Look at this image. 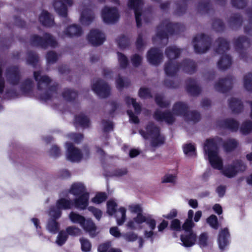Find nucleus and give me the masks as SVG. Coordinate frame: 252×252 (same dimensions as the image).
<instances>
[{
	"instance_id": "f257e3e1",
	"label": "nucleus",
	"mask_w": 252,
	"mask_h": 252,
	"mask_svg": "<svg viewBox=\"0 0 252 252\" xmlns=\"http://www.w3.org/2000/svg\"><path fill=\"white\" fill-rule=\"evenodd\" d=\"M221 141V140L218 137L207 140L204 146V153L213 168L220 170L228 178H233L239 172L244 171L246 165L241 160H237L223 168L222 159L219 156L218 150V146Z\"/></svg>"
},
{
	"instance_id": "f03ea898",
	"label": "nucleus",
	"mask_w": 252,
	"mask_h": 252,
	"mask_svg": "<svg viewBox=\"0 0 252 252\" xmlns=\"http://www.w3.org/2000/svg\"><path fill=\"white\" fill-rule=\"evenodd\" d=\"M187 105L182 102L176 103L173 108V114L170 113H163L158 110L155 114V118L159 121H165L167 123L171 124L174 121V115L181 116L187 121L197 122L200 119V115L196 112H188Z\"/></svg>"
},
{
	"instance_id": "7ed1b4c3",
	"label": "nucleus",
	"mask_w": 252,
	"mask_h": 252,
	"mask_svg": "<svg viewBox=\"0 0 252 252\" xmlns=\"http://www.w3.org/2000/svg\"><path fill=\"white\" fill-rule=\"evenodd\" d=\"M194 212L189 210L188 212V218L182 225V229L185 231V234L181 236L182 245L186 247L193 246L196 241V235L192 231L195 226V223L192 220ZM171 227L176 231H180L182 229L181 223L179 220L175 219L171 221Z\"/></svg>"
},
{
	"instance_id": "20e7f679",
	"label": "nucleus",
	"mask_w": 252,
	"mask_h": 252,
	"mask_svg": "<svg viewBox=\"0 0 252 252\" xmlns=\"http://www.w3.org/2000/svg\"><path fill=\"white\" fill-rule=\"evenodd\" d=\"M165 54L170 60L165 66V72L168 76L174 75L180 68H183L187 72L191 73L194 68V64L192 62L187 61L179 66L174 61H172V60L178 57L180 54V49L176 47H169L166 49Z\"/></svg>"
},
{
	"instance_id": "39448f33",
	"label": "nucleus",
	"mask_w": 252,
	"mask_h": 252,
	"mask_svg": "<svg viewBox=\"0 0 252 252\" xmlns=\"http://www.w3.org/2000/svg\"><path fill=\"white\" fill-rule=\"evenodd\" d=\"M69 192L76 197L74 200V207L80 210H84L89 204V194L84 185L81 183L73 184Z\"/></svg>"
},
{
	"instance_id": "423d86ee",
	"label": "nucleus",
	"mask_w": 252,
	"mask_h": 252,
	"mask_svg": "<svg viewBox=\"0 0 252 252\" xmlns=\"http://www.w3.org/2000/svg\"><path fill=\"white\" fill-rule=\"evenodd\" d=\"M144 222L150 229V231L146 230L145 231V236L146 237L151 238L154 234L153 230L156 226V221L151 216L146 217L139 215L138 217H134L132 220H129L126 225L131 229H136L141 228L140 225Z\"/></svg>"
},
{
	"instance_id": "0eeeda50",
	"label": "nucleus",
	"mask_w": 252,
	"mask_h": 252,
	"mask_svg": "<svg viewBox=\"0 0 252 252\" xmlns=\"http://www.w3.org/2000/svg\"><path fill=\"white\" fill-rule=\"evenodd\" d=\"M140 133L145 139H151L153 146H158L164 142V138L159 134L158 128L153 124H150L147 126L145 131L141 130Z\"/></svg>"
},
{
	"instance_id": "6e6552de",
	"label": "nucleus",
	"mask_w": 252,
	"mask_h": 252,
	"mask_svg": "<svg viewBox=\"0 0 252 252\" xmlns=\"http://www.w3.org/2000/svg\"><path fill=\"white\" fill-rule=\"evenodd\" d=\"M73 206H74V202L71 201L69 198L62 197L57 200L56 207L50 209L49 215L55 219H58L62 215L61 209H70Z\"/></svg>"
},
{
	"instance_id": "1a4fd4ad",
	"label": "nucleus",
	"mask_w": 252,
	"mask_h": 252,
	"mask_svg": "<svg viewBox=\"0 0 252 252\" xmlns=\"http://www.w3.org/2000/svg\"><path fill=\"white\" fill-rule=\"evenodd\" d=\"M65 148L67 151L66 158L72 162H78L82 159L89 157V152L88 149H84L82 152L74 147L72 144L66 143Z\"/></svg>"
},
{
	"instance_id": "9d476101",
	"label": "nucleus",
	"mask_w": 252,
	"mask_h": 252,
	"mask_svg": "<svg viewBox=\"0 0 252 252\" xmlns=\"http://www.w3.org/2000/svg\"><path fill=\"white\" fill-rule=\"evenodd\" d=\"M117 205L114 200H109L107 203V212L109 215H113L116 213L117 223L119 225H122L126 219V209L124 207H120L116 212V208Z\"/></svg>"
},
{
	"instance_id": "9b49d317",
	"label": "nucleus",
	"mask_w": 252,
	"mask_h": 252,
	"mask_svg": "<svg viewBox=\"0 0 252 252\" xmlns=\"http://www.w3.org/2000/svg\"><path fill=\"white\" fill-rule=\"evenodd\" d=\"M32 44L33 45H40L43 47L48 46L55 47L57 44L56 41L50 34L46 33L43 38L37 35H34L31 38Z\"/></svg>"
},
{
	"instance_id": "f8f14e48",
	"label": "nucleus",
	"mask_w": 252,
	"mask_h": 252,
	"mask_svg": "<svg viewBox=\"0 0 252 252\" xmlns=\"http://www.w3.org/2000/svg\"><path fill=\"white\" fill-rule=\"evenodd\" d=\"M102 18L106 23H113L118 20L119 14L118 10L114 7H105L101 12Z\"/></svg>"
},
{
	"instance_id": "ddd939ff",
	"label": "nucleus",
	"mask_w": 252,
	"mask_h": 252,
	"mask_svg": "<svg viewBox=\"0 0 252 252\" xmlns=\"http://www.w3.org/2000/svg\"><path fill=\"white\" fill-rule=\"evenodd\" d=\"M94 92L99 97H106L110 92L109 86L102 81H97L94 82L92 86Z\"/></svg>"
},
{
	"instance_id": "4468645a",
	"label": "nucleus",
	"mask_w": 252,
	"mask_h": 252,
	"mask_svg": "<svg viewBox=\"0 0 252 252\" xmlns=\"http://www.w3.org/2000/svg\"><path fill=\"white\" fill-rule=\"evenodd\" d=\"M142 4V0H129L128 2V6L134 10L135 19L138 27L141 25V17H143L140 10Z\"/></svg>"
},
{
	"instance_id": "2eb2a0df",
	"label": "nucleus",
	"mask_w": 252,
	"mask_h": 252,
	"mask_svg": "<svg viewBox=\"0 0 252 252\" xmlns=\"http://www.w3.org/2000/svg\"><path fill=\"white\" fill-rule=\"evenodd\" d=\"M207 38L206 36L203 34L199 35L194 38L193 43L194 50L196 52L202 53L207 50Z\"/></svg>"
},
{
	"instance_id": "dca6fc26",
	"label": "nucleus",
	"mask_w": 252,
	"mask_h": 252,
	"mask_svg": "<svg viewBox=\"0 0 252 252\" xmlns=\"http://www.w3.org/2000/svg\"><path fill=\"white\" fill-rule=\"evenodd\" d=\"M88 38L92 44L94 46L101 44L105 39L103 33L98 30H92L88 35Z\"/></svg>"
},
{
	"instance_id": "f3484780",
	"label": "nucleus",
	"mask_w": 252,
	"mask_h": 252,
	"mask_svg": "<svg viewBox=\"0 0 252 252\" xmlns=\"http://www.w3.org/2000/svg\"><path fill=\"white\" fill-rule=\"evenodd\" d=\"M71 0H60L55 2L54 6L55 10L59 14L65 16L67 12L66 6L71 5Z\"/></svg>"
},
{
	"instance_id": "a211bd4d",
	"label": "nucleus",
	"mask_w": 252,
	"mask_h": 252,
	"mask_svg": "<svg viewBox=\"0 0 252 252\" xmlns=\"http://www.w3.org/2000/svg\"><path fill=\"white\" fill-rule=\"evenodd\" d=\"M160 51L157 49H151L148 53L147 59L150 63L156 65L159 63L162 59Z\"/></svg>"
},
{
	"instance_id": "6ab92c4d",
	"label": "nucleus",
	"mask_w": 252,
	"mask_h": 252,
	"mask_svg": "<svg viewBox=\"0 0 252 252\" xmlns=\"http://www.w3.org/2000/svg\"><path fill=\"white\" fill-rule=\"evenodd\" d=\"M229 238V234L227 228H224L220 231L218 238V243L220 250H224L225 247L228 245Z\"/></svg>"
},
{
	"instance_id": "aec40b11",
	"label": "nucleus",
	"mask_w": 252,
	"mask_h": 252,
	"mask_svg": "<svg viewBox=\"0 0 252 252\" xmlns=\"http://www.w3.org/2000/svg\"><path fill=\"white\" fill-rule=\"evenodd\" d=\"M34 76L36 81H37L38 87L40 89L47 87L50 82V79L48 77L41 76L40 72L35 71Z\"/></svg>"
},
{
	"instance_id": "412c9836",
	"label": "nucleus",
	"mask_w": 252,
	"mask_h": 252,
	"mask_svg": "<svg viewBox=\"0 0 252 252\" xmlns=\"http://www.w3.org/2000/svg\"><path fill=\"white\" fill-rule=\"evenodd\" d=\"M81 33V29L76 25H73L67 27L64 31L63 34L62 36L63 37L65 36L72 37L80 35Z\"/></svg>"
},
{
	"instance_id": "4be33fe9",
	"label": "nucleus",
	"mask_w": 252,
	"mask_h": 252,
	"mask_svg": "<svg viewBox=\"0 0 252 252\" xmlns=\"http://www.w3.org/2000/svg\"><path fill=\"white\" fill-rule=\"evenodd\" d=\"M81 227L88 233L91 237L95 236L96 234V227L94 223L91 220H85Z\"/></svg>"
},
{
	"instance_id": "5701e85b",
	"label": "nucleus",
	"mask_w": 252,
	"mask_h": 252,
	"mask_svg": "<svg viewBox=\"0 0 252 252\" xmlns=\"http://www.w3.org/2000/svg\"><path fill=\"white\" fill-rule=\"evenodd\" d=\"M39 19L40 23L45 26H51L54 23V19L52 16L45 11H43L41 12Z\"/></svg>"
},
{
	"instance_id": "b1692460",
	"label": "nucleus",
	"mask_w": 252,
	"mask_h": 252,
	"mask_svg": "<svg viewBox=\"0 0 252 252\" xmlns=\"http://www.w3.org/2000/svg\"><path fill=\"white\" fill-rule=\"evenodd\" d=\"M94 17L92 12L89 9L82 11L80 17V22L83 25H89L93 20Z\"/></svg>"
},
{
	"instance_id": "393cba45",
	"label": "nucleus",
	"mask_w": 252,
	"mask_h": 252,
	"mask_svg": "<svg viewBox=\"0 0 252 252\" xmlns=\"http://www.w3.org/2000/svg\"><path fill=\"white\" fill-rule=\"evenodd\" d=\"M70 220L74 223H78L81 225L85 222V218L75 212H71L68 215Z\"/></svg>"
},
{
	"instance_id": "a878e982",
	"label": "nucleus",
	"mask_w": 252,
	"mask_h": 252,
	"mask_svg": "<svg viewBox=\"0 0 252 252\" xmlns=\"http://www.w3.org/2000/svg\"><path fill=\"white\" fill-rule=\"evenodd\" d=\"M232 79L230 78L224 79L220 80L216 85V88L219 91L224 92L225 91V87H230Z\"/></svg>"
},
{
	"instance_id": "bb28decb",
	"label": "nucleus",
	"mask_w": 252,
	"mask_h": 252,
	"mask_svg": "<svg viewBox=\"0 0 252 252\" xmlns=\"http://www.w3.org/2000/svg\"><path fill=\"white\" fill-rule=\"evenodd\" d=\"M231 60L228 55H224L218 62V66L221 69H225L230 66Z\"/></svg>"
},
{
	"instance_id": "cd10ccee",
	"label": "nucleus",
	"mask_w": 252,
	"mask_h": 252,
	"mask_svg": "<svg viewBox=\"0 0 252 252\" xmlns=\"http://www.w3.org/2000/svg\"><path fill=\"white\" fill-rule=\"evenodd\" d=\"M229 105L231 110L235 113L240 112L243 107L241 101L236 98L231 99Z\"/></svg>"
},
{
	"instance_id": "c85d7f7f",
	"label": "nucleus",
	"mask_w": 252,
	"mask_h": 252,
	"mask_svg": "<svg viewBox=\"0 0 252 252\" xmlns=\"http://www.w3.org/2000/svg\"><path fill=\"white\" fill-rule=\"evenodd\" d=\"M75 122L81 126L85 127L89 126V120L84 114H80L76 117Z\"/></svg>"
},
{
	"instance_id": "c756f323",
	"label": "nucleus",
	"mask_w": 252,
	"mask_h": 252,
	"mask_svg": "<svg viewBox=\"0 0 252 252\" xmlns=\"http://www.w3.org/2000/svg\"><path fill=\"white\" fill-rule=\"evenodd\" d=\"M50 217L52 219L49 220L47 225V229L51 233H56L59 229V225L55 220L56 219L52 217Z\"/></svg>"
},
{
	"instance_id": "7c9ffc66",
	"label": "nucleus",
	"mask_w": 252,
	"mask_h": 252,
	"mask_svg": "<svg viewBox=\"0 0 252 252\" xmlns=\"http://www.w3.org/2000/svg\"><path fill=\"white\" fill-rule=\"evenodd\" d=\"M240 131L243 134H248L252 131V122L247 121L244 122L241 127Z\"/></svg>"
},
{
	"instance_id": "2f4dec72",
	"label": "nucleus",
	"mask_w": 252,
	"mask_h": 252,
	"mask_svg": "<svg viewBox=\"0 0 252 252\" xmlns=\"http://www.w3.org/2000/svg\"><path fill=\"white\" fill-rule=\"evenodd\" d=\"M238 126L239 124L237 121L233 119H229L224 122L223 126L232 131H236L238 129Z\"/></svg>"
},
{
	"instance_id": "473e14b6",
	"label": "nucleus",
	"mask_w": 252,
	"mask_h": 252,
	"mask_svg": "<svg viewBox=\"0 0 252 252\" xmlns=\"http://www.w3.org/2000/svg\"><path fill=\"white\" fill-rule=\"evenodd\" d=\"M128 210L131 213H135L137 214L136 217L140 215H143L141 213L142 208L141 206L138 204H131L128 206Z\"/></svg>"
},
{
	"instance_id": "72a5a7b5",
	"label": "nucleus",
	"mask_w": 252,
	"mask_h": 252,
	"mask_svg": "<svg viewBox=\"0 0 252 252\" xmlns=\"http://www.w3.org/2000/svg\"><path fill=\"white\" fill-rule=\"evenodd\" d=\"M107 198V195L104 192H98L92 199V202L95 204H100L104 202Z\"/></svg>"
},
{
	"instance_id": "f704fd0d",
	"label": "nucleus",
	"mask_w": 252,
	"mask_h": 252,
	"mask_svg": "<svg viewBox=\"0 0 252 252\" xmlns=\"http://www.w3.org/2000/svg\"><path fill=\"white\" fill-rule=\"evenodd\" d=\"M125 101L126 103L129 105L130 104H132L135 112L137 114H139L140 112L141 111V107L140 105L136 103L135 101V100L133 98H130L129 97H126L125 99Z\"/></svg>"
},
{
	"instance_id": "c9c22d12",
	"label": "nucleus",
	"mask_w": 252,
	"mask_h": 252,
	"mask_svg": "<svg viewBox=\"0 0 252 252\" xmlns=\"http://www.w3.org/2000/svg\"><path fill=\"white\" fill-rule=\"evenodd\" d=\"M184 152L188 157L195 156V151L194 145L191 144H187L184 147Z\"/></svg>"
},
{
	"instance_id": "e433bc0d",
	"label": "nucleus",
	"mask_w": 252,
	"mask_h": 252,
	"mask_svg": "<svg viewBox=\"0 0 252 252\" xmlns=\"http://www.w3.org/2000/svg\"><path fill=\"white\" fill-rule=\"evenodd\" d=\"M177 180V177L175 174H166L161 179L162 183L175 184Z\"/></svg>"
},
{
	"instance_id": "4c0bfd02",
	"label": "nucleus",
	"mask_w": 252,
	"mask_h": 252,
	"mask_svg": "<svg viewBox=\"0 0 252 252\" xmlns=\"http://www.w3.org/2000/svg\"><path fill=\"white\" fill-rule=\"evenodd\" d=\"M117 55L120 67L121 68H126L128 64L127 58L124 54L119 52L117 53Z\"/></svg>"
},
{
	"instance_id": "58836bf2",
	"label": "nucleus",
	"mask_w": 252,
	"mask_h": 252,
	"mask_svg": "<svg viewBox=\"0 0 252 252\" xmlns=\"http://www.w3.org/2000/svg\"><path fill=\"white\" fill-rule=\"evenodd\" d=\"M244 86L247 90L252 91V74L250 73L245 76Z\"/></svg>"
},
{
	"instance_id": "ea45409f",
	"label": "nucleus",
	"mask_w": 252,
	"mask_h": 252,
	"mask_svg": "<svg viewBox=\"0 0 252 252\" xmlns=\"http://www.w3.org/2000/svg\"><path fill=\"white\" fill-rule=\"evenodd\" d=\"M81 245V250L84 252H89L91 249V244L90 241L85 238H81L80 239Z\"/></svg>"
},
{
	"instance_id": "a19ab883",
	"label": "nucleus",
	"mask_w": 252,
	"mask_h": 252,
	"mask_svg": "<svg viewBox=\"0 0 252 252\" xmlns=\"http://www.w3.org/2000/svg\"><path fill=\"white\" fill-rule=\"evenodd\" d=\"M207 222L213 228L217 229L219 227L218 218L215 215H212L208 217Z\"/></svg>"
},
{
	"instance_id": "79ce46f5",
	"label": "nucleus",
	"mask_w": 252,
	"mask_h": 252,
	"mask_svg": "<svg viewBox=\"0 0 252 252\" xmlns=\"http://www.w3.org/2000/svg\"><path fill=\"white\" fill-rule=\"evenodd\" d=\"M237 146V142L234 139H230L226 142L224 145V148L226 151H230Z\"/></svg>"
},
{
	"instance_id": "37998d69",
	"label": "nucleus",
	"mask_w": 252,
	"mask_h": 252,
	"mask_svg": "<svg viewBox=\"0 0 252 252\" xmlns=\"http://www.w3.org/2000/svg\"><path fill=\"white\" fill-rule=\"evenodd\" d=\"M66 230L69 235L74 236L80 235L81 233V229L75 226L68 227Z\"/></svg>"
},
{
	"instance_id": "c03bdc74",
	"label": "nucleus",
	"mask_w": 252,
	"mask_h": 252,
	"mask_svg": "<svg viewBox=\"0 0 252 252\" xmlns=\"http://www.w3.org/2000/svg\"><path fill=\"white\" fill-rule=\"evenodd\" d=\"M123 237L125 240L128 242H133L138 238L137 235L133 232L124 233L123 234Z\"/></svg>"
},
{
	"instance_id": "a18cd8bd",
	"label": "nucleus",
	"mask_w": 252,
	"mask_h": 252,
	"mask_svg": "<svg viewBox=\"0 0 252 252\" xmlns=\"http://www.w3.org/2000/svg\"><path fill=\"white\" fill-rule=\"evenodd\" d=\"M67 238V235L64 232L61 231L57 237L56 243L58 245L62 246L65 242Z\"/></svg>"
},
{
	"instance_id": "49530a36",
	"label": "nucleus",
	"mask_w": 252,
	"mask_h": 252,
	"mask_svg": "<svg viewBox=\"0 0 252 252\" xmlns=\"http://www.w3.org/2000/svg\"><path fill=\"white\" fill-rule=\"evenodd\" d=\"M88 209L94 215L96 219L98 220L100 219L102 215V213L100 210L92 206L89 207Z\"/></svg>"
},
{
	"instance_id": "de8ad7c7",
	"label": "nucleus",
	"mask_w": 252,
	"mask_h": 252,
	"mask_svg": "<svg viewBox=\"0 0 252 252\" xmlns=\"http://www.w3.org/2000/svg\"><path fill=\"white\" fill-rule=\"evenodd\" d=\"M77 94L74 92L70 90H67L64 91L63 93V97L67 100H71L72 99L74 98Z\"/></svg>"
},
{
	"instance_id": "09e8293b",
	"label": "nucleus",
	"mask_w": 252,
	"mask_h": 252,
	"mask_svg": "<svg viewBox=\"0 0 252 252\" xmlns=\"http://www.w3.org/2000/svg\"><path fill=\"white\" fill-rule=\"evenodd\" d=\"M139 96L141 98H148L151 96L150 92L147 88H141L139 92Z\"/></svg>"
},
{
	"instance_id": "8fccbe9b",
	"label": "nucleus",
	"mask_w": 252,
	"mask_h": 252,
	"mask_svg": "<svg viewBox=\"0 0 252 252\" xmlns=\"http://www.w3.org/2000/svg\"><path fill=\"white\" fill-rule=\"evenodd\" d=\"M228 49V44L227 42L223 39H220V41L219 47L218 49L217 52H218L219 53H220V51H221V50L223 51H224Z\"/></svg>"
},
{
	"instance_id": "3c124183",
	"label": "nucleus",
	"mask_w": 252,
	"mask_h": 252,
	"mask_svg": "<svg viewBox=\"0 0 252 252\" xmlns=\"http://www.w3.org/2000/svg\"><path fill=\"white\" fill-rule=\"evenodd\" d=\"M110 233L113 236L116 238H120L121 236H123V234L120 232L118 227H112L110 229Z\"/></svg>"
},
{
	"instance_id": "603ef678",
	"label": "nucleus",
	"mask_w": 252,
	"mask_h": 252,
	"mask_svg": "<svg viewBox=\"0 0 252 252\" xmlns=\"http://www.w3.org/2000/svg\"><path fill=\"white\" fill-rule=\"evenodd\" d=\"M156 101L157 103L161 107H166L168 105V103L160 95L156 97Z\"/></svg>"
},
{
	"instance_id": "864d4df0",
	"label": "nucleus",
	"mask_w": 252,
	"mask_h": 252,
	"mask_svg": "<svg viewBox=\"0 0 252 252\" xmlns=\"http://www.w3.org/2000/svg\"><path fill=\"white\" fill-rule=\"evenodd\" d=\"M208 236L206 233H202L199 239V244L201 247H205L207 245Z\"/></svg>"
},
{
	"instance_id": "5fc2aeb1",
	"label": "nucleus",
	"mask_w": 252,
	"mask_h": 252,
	"mask_svg": "<svg viewBox=\"0 0 252 252\" xmlns=\"http://www.w3.org/2000/svg\"><path fill=\"white\" fill-rule=\"evenodd\" d=\"M167 34L164 31H160L159 29H158L156 37L154 38V40H156V38H157L158 40H163L165 39L167 41Z\"/></svg>"
},
{
	"instance_id": "6e6d98bb",
	"label": "nucleus",
	"mask_w": 252,
	"mask_h": 252,
	"mask_svg": "<svg viewBox=\"0 0 252 252\" xmlns=\"http://www.w3.org/2000/svg\"><path fill=\"white\" fill-rule=\"evenodd\" d=\"M131 60L133 65L134 66H137L140 64L142 61V58L139 55L135 54L131 58Z\"/></svg>"
},
{
	"instance_id": "4d7b16f0",
	"label": "nucleus",
	"mask_w": 252,
	"mask_h": 252,
	"mask_svg": "<svg viewBox=\"0 0 252 252\" xmlns=\"http://www.w3.org/2000/svg\"><path fill=\"white\" fill-rule=\"evenodd\" d=\"M127 85L128 82L120 77L116 79V87L118 89H121Z\"/></svg>"
},
{
	"instance_id": "13d9d810",
	"label": "nucleus",
	"mask_w": 252,
	"mask_h": 252,
	"mask_svg": "<svg viewBox=\"0 0 252 252\" xmlns=\"http://www.w3.org/2000/svg\"><path fill=\"white\" fill-rule=\"evenodd\" d=\"M47 60L49 63H52L55 62L57 59V55L54 52H49L47 55Z\"/></svg>"
},
{
	"instance_id": "bf43d9fd",
	"label": "nucleus",
	"mask_w": 252,
	"mask_h": 252,
	"mask_svg": "<svg viewBox=\"0 0 252 252\" xmlns=\"http://www.w3.org/2000/svg\"><path fill=\"white\" fill-rule=\"evenodd\" d=\"M118 45L121 48H125L126 47V46L128 44V39L127 38L125 37V36H123L121 37H120L118 40Z\"/></svg>"
},
{
	"instance_id": "052dcab7",
	"label": "nucleus",
	"mask_w": 252,
	"mask_h": 252,
	"mask_svg": "<svg viewBox=\"0 0 252 252\" xmlns=\"http://www.w3.org/2000/svg\"><path fill=\"white\" fill-rule=\"evenodd\" d=\"M177 210L175 209H173L167 215H163V217L167 219H172L177 216Z\"/></svg>"
},
{
	"instance_id": "680f3d73",
	"label": "nucleus",
	"mask_w": 252,
	"mask_h": 252,
	"mask_svg": "<svg viewBox=\"0 0 252 252\" xmlns=\"http://www.w3.org/2000/svg\"><path fill=\"white\" fill-rule=\"evenodd\" d=\"M111 246L110 242L102 244L98 248V252H106Z\"/></svg>"
},
{
	"instance_id": "e2e57ef3",
	"label": "nucleus",
	"mask_w": 252,
	"mask_h": 252,
	"mask_svg": "<svg viewBox=\"0 0 252 252\" xmlns=\"http://www.w3.org/2000/svg\"><path fill=\"white\" fill-rule=\"evenodd\" d=\"M102 125L104 131H108L113 128V124L110 121H103Z\"/></svg>"
},
{
	"instance_id": "0e129e2a",
	"label": "nucleus",
	"mask_w": 252,
	"mask_h": 252,
	"mask_svg": "<svg viewBox=\"0 0 252 252\" xmlns=\"http://www.w3.org/2000/svg\"><path fill=\"white\" fill-rule=\"evenodd\" d=\"M50 154L52 157H57L60 154V151L56 146H53L50 151Z\"/></svg>"
},
{
	"instance_id": "69168bd1",
	"label": "nucleus",
	"mask_w": 252,
	"mask_h": 252,
	"mask_svg": "<svg viewBox=\"0 0 252 252\" xmlns=\"http://www.w3.org/2000/svg\"><path fill=\"white\" fill-rule=\"evenodd\" d=\"M168 225V222L167 221L164 220H162V221L158 226V231H162L164 229H165L167 227Z\"/></svg>"
},
{
	"instance_id": "338daca9",
	"label": "nucleus",
	"mask_w": 252,
	"mask_h": 252,
	"mask_svg": "<svg viewBox=\"0 0 252 252\" xmlns=\"http://www.w3.org/2000/svg\"><path fill=\"white\" fill-rule=\"evenodd\" d=\"M70 139H73L75 142H78L80 140L83 138V136L81 134H75L71 133L68 135Z\"/></svg>"
},
{
	"instance_id": "774afa93",
	"label": "nucleus",
	"mask_w": 252,
	"mask_h": 252,
	"mask_svg": "<svg viewBox=\"0 0 252 252\" xmlns=\"http://www.w3.org/2000/svg\"><path fill=\"white\" fill-rule=\"evenodd\" d=\"M127 114L129 117V120L131 122L134 123H137L139 122L137 116H135L132 112L129 110L127 111Z\"/></svg>"
}]
</instances>
